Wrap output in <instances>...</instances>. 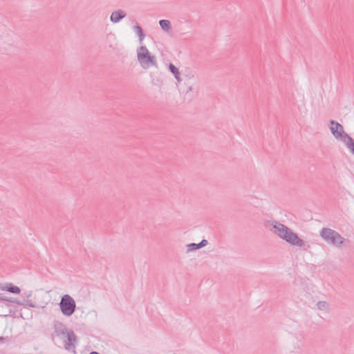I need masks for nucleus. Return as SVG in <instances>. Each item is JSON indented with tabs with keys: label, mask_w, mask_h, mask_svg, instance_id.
<instances>
[{
	"label": "nucleus",
	"mask_w": 354,
	"mask_h": 354,
	"mask_svg": "<svg viewBox=\"0 0 354 354\" xmlns=\"http://www.w3.org/2000/svg\"><path fill=\"white\" fill-rule=\"evenodd\" d=\"M53 328L55 335L60 337L61 339H64L66 333L68 332L66 326L63 323L58 321H55L54 322Z\"/></svg>",
	"instance_id": "7"
},
{
	"label": "nucleus",
	"mask_w": 354,
	"mask_h": 354,
	"mask_svg": "<svg viewBox=\"0 0 354 354\" xmlns=\"http://www.w3.org/2000/svg\"><path fill=\"white\" fill-rule=\"evenodd\" d=\"M59 305L61 312L65 316L69 317L75 311L76 304L69 295H64L62 297Z\"/></svg>",
	"instance_id": "4"
},
{
	"label": "nucleus",
	"mask_w": 354,
	"mask_h": 354,
	"mask_svg": "<svg viewBox=\"0 0 354 354\" xmlns=\"http://www.w3.org/2000/svg\"><path fill=\"white\" fill-rule=\"evenodd\" d=\"M28 305L30 307H31V308H34V307H35V305H34L32 303H31V302H30Z\"/></svg>",
	"instance_id": "19"
},
{
	"label": "nucleus",
	"mask_w": 354,
	"mask_h": 354,
	"mask_svg": "<svg viewBox=\"0 0 354 354\" xmlns=\"http://www.w3.org/2000/svg\"><path fill=\"white\" fill-rule=\"evenodd\" d=\"M159 25L160 28L167 32H169L171 30V24L169 20L161 19L159 21Z\"/></svg>",
	"instance_id": "12"
},
{
	"label": "nucleus",
	"mask_w": 354,
	"mask_h": 354,
	"mask_svg": "<svg viewBox=\"0 0 354 354\" xmlns=\"http://www.w3.org/2000/svg\"><path fill=\"white\" fill-rule=\"evenodd\" d=\"M126 17V12L122 10L113 11L110 17L112 23L117 24Z\"/></svg>",
	"instance_id": "8"
},
{
	"label": "nucleus",
	"mask_w": 354,
	"mask_h": 354,
	"mask_svg": "<svg viewBox=\"0 0 354 354\" xmlns=\"http://www.w3.org/2000/svg\"><path fill=\"white\" fill-rule=\"evenodd\" d=\"M320 236L326 242L337 247L341 246L345 241V239L343 238L337 232L326 227L322 229Z\"/></svg>",
	"instance_id": "3"
},
{
	"label": "nucleus",
	"mask_w": 354,
	"mask_h": 354,
	"mask_svg": "<svg viewBox=\"0 0 354 354\" xmlns=\"http://www.w3.org/2000/svg\"><path fill=\"white\" fill-rule=\"evenodd\" d=\"M63 339L64 347L68 351L75 353V344L77 342V337L73 330H69Z\"/></svg>",
	"instance_id": "5"
},
{
	"label": "nucleus",
	"mask_w": 354,
	"mask_h": 354,
	"mask_svg": "<svg viewBox=\"0 0 354 354\" xmlns=\"http://www.w3.org/2000/svg\"><path fill=\"white\" fill-rule=\"evenodd\" d=\"M187 77H188L189 78H192V77H194V75L193 74H191L190 75H187Z\"/></svg>",
	"instance_id": "22"
},
{
	"label": "nucleus",
	"mask_w": 354,
	"mask_h": 354,
	"mask_svg": "<svg viewBox=\"0 0 354 354\" xmlns=\"http://www.w3.org/2000/svg\"><path fill=\"white\" fill-rule=\"evenodd\" d=\"M208 244V241L206 239H203L200 243H198V246L200 248H202L206 246Z\"/></svg>",
	"instance_id": "17"
},
{
	"label": "nucleus",
	"mask_w": 354,
	"mask_h": 354,
	"mask_svg": "<svg viewBox=\"0 0 354 354\" xmlns=\"http://www.w3.org/2000/svg\"><path fill=\"white\" fill-rule=\"evenodd\" d=\"M330 130L332 135L337 140H341L344 135L348 134L344 130V127L342 124L335 120L330 121Z\"/></svg>",
	"instance_id": "6"
},
{
	"label": "nucleus",
	"mask_w": 354,
	"mask_h": 354,
	"mask_svg": "<svg viewBox=\"0 0 354 354\" xmlns=\"http://www.w3.org/2000/svg\"><path fill=\"white\" fill-rule=\"evenodd\" d=\"M169 70L174 76L180 75L178 68H176L173 64H169Z\"/></svg>",
	"instance_id": "16"
},
{
	"label": "nucleus",
	"mask_w": 354,
	"mask_h": 354,
	"mask_svg": "<svg viewBox=\"0 0 354 354\" xmlns=\"http://www.w3.org/2000/svg\"><path fill=\"white\" fill-rule=\"evenodd\" d=\"M90 354H100V353L97 351H92L90 353Z\"/></svg>",
	"instance_id": "21"
},
{
	"label": "nucleus",
	"mask_w": 354,
	"mask_h": 354,
	"mask_svg": "<svg viewBox=\"0 0 354 354\" xmlns=\"http://www.w3.org/2000/svg\"><path fill=\"white\" fill-rule=\"evenodd\" d=\"M188 91H192V87L191 86H189L188 87V88H187V92H188Z\"/></svg>",
	"instance_id": "20"
},
{
	"label": "nucleus",
	"mask_w": 354,
	"mask_h": 354,
	"mask_svg": "<svg viewBox=\"0 0 354 354\" xmlns=\"http://www.w3.org/2000/svg\"><path fill=\"white\" fill-rule=\"evenodd\" d=\"M198 243H192L187 245V252L201 249Z\"/></svg>",
	"instance_id": "14"
},
{
	"label": "nucleus",
	"mask_w": 354,
	"mask_h": 354,
	"mask_svg": "<svg viewBox=\"0 0 354 354\" xmlns=\"http://www.w3.org/2000/svg\"><path fill=\"white\" fill-rule=\"evenodd\" d=\"M4 340V338L3 337H0V342H3Z\"/></svg>",
	"instance_id": "23"
},
{
	"label": "nucleus",
	"mask_w": 354,
	"mask_h": 354,
	"mask_svg": "<svg viewBox=\"0 0 354 354\" xmlns=\"http://www.w3.org/2000/svg\"><path fill=\"white\" fill-rule=\"evenodd\" d=\"M137 58L143 69H148L151 66L157 67L156 57L151 55L145 46H140L137 48Z\"/></svg>",
	"instance_id": "2"
},
{
	"label": "nucleus",
	"mask_w": 354,
	"mask_h": 354,
	"mask_svg": "<svg viewBox=\"0 0 354 354\" xmlns=\"http://www.w3.org/2000/svg\"><path fill=\"white\" fill-rule=\"evenodd\" d=\"M174 77L178 83H180L182 81L181 77H180V74L179 75L174 76Z\"/></svg>",
	"instance_id": "18"
},
{
	"label": "nucleus",
	"mask_w": 354,
	"mask_h": 354,
	"mask_svg": "<svg viewBox=\"0 0 354 354\" xmlns=\"http://www.w3.org/2000/svg\"><path fill=\"white\" fill-rule=\"evenodd\" d=\"M133 31L136 33V35L138 37L139 39V43L141 44L143 42V40L145 37V34L143 32L142 28L139 25H135L133 27Z\"/></svg>",
	"instance_id": "11"
},
{
	"label": "nucleus",
	"mask_w": 354,
	"mask_h": 354,
	"mask_svg": "<svg viewBox=\"0 0 354 354\" xmlns=\"http://www.w3.org/2000/svg\"><path fill=\"white\" fill-rule=\"evenodd\" d=\"M272 231L281 239L292 245L302 247L304 245L303 239H300L296 233L281 223L274 221L272 223Z\"/></svg>",
	"instance_id": "1"
},
{
	"label": "nucleus",
	"mask_w": 354,
	"mask_h": 354,
	"mask_svg": "<svg viewBox=\"0 0 354 354\" xmlns=\"http://www.w3.org/2000/svg\"><path fill=\"white\" fill-rule=\"evenodd\" d=\"M0 289L14 294H19L21 292V290L19 287L14 286L11 283H6L5 286L0 284Z\"/></svg>",
	"instance_id": "10"
},
{
	"label": "nucleus",
	"mask_w": 354,
	"mask_h": 354,
	"mask_svg": "<svg viewBox=\"0 0 354 354\" xmlns=\"http://www.w3.org/2000/svg\"><path fill=\"white\" fill-rule=\"evenodd\" d=\"M317 307L320 310H324L328 308V304L326 301H319L317 303Z\"/></svg>",
	"instance_id": "15"
},
{
	"label": "nucleus",
	"mask_w": 354,
	"mask_h": 354,
	"mask_svg": "<svg viewBox=\"0 0 354 354\" xmlns=\"http://www.w3.org/2000/svg\"><path fill=\"white\" fill-rule=\"evenodd\" d=\"M341 141L343 142L346 147L349 149V151L354 154V140L353 139L348 135L346 134L341 139Z\"/></svg>",
	"instance_id": "9"
},
{
	"label": "nucleus",
	"mask_w": 354,
	"mask_h": 354,
	"mask_svg": "<svg viewBox=\"0 0 354 354\" xmlns=\"http://www.w3.org/2000/svg\"><path fill=\"white\" fill-rule=\"evenodd\" d=\"M0 301H9L10 303H15L17 305H24V303L19 301V300L12 299V297H5L1 293H0Z\"/></svg>",
	"instance_id": "13"
}]
</instances>
